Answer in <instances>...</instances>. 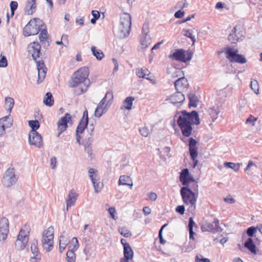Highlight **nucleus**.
<instances>
[{
	"label": "nucleus",
	"mask_w": 262,
	"mask_h": 262,
	"mask_svg": "<svg viewBox=\"0 0 262 262\" xmlns=\"http://www.w3.org/2000/svg\"><path fill=\"white\" fill-rule=\"evenodd\" d=\"M119 232L125 237H129L132 235L130 231L126 227H119Z\"/></svg>",
	"instance_id": "nucleus-42"
},
{
	"label": "nucleus",
	"mask_w": 262,
	"mask_h": 262,
	"mask_svg": "<svg viewBox=\"0 0 262 262\" xmlns=\"http://www.w3.org/2000/svg\"><path fill=\"white\" fill-rule=\"evenodd\" d=\"M201 257V255H196L195 257V262H210L209 259Z\"/></svg>",
	"instance_id": "nucleus-56"
},
{
	"label": "nucleus",
	"mask_w": 262,
	"mask_h": 262,
	"mask_svg": "<svg viewBox=\"0 0 262 262\" xmlns=\"http://www.w3.org/2000/svg\"><path fill=\"white\" fill-rule=\"evenodd\" d=\"M11 14L10 17H12L14 14V11L17 9L18 7V3L16 1H11L10 4Z\"/></svg>",
	"instance_id": "nucleus-47"
},
{
	"label": "nucleus",
	"mask_w": 262,
	"mask_h": 262,
	"mask_svg": "<svg viewBox=\"0 0 262 262\" xmlns=\"http://www.w3.org/2000/svg\"><path fill=\"white\" fill-rule=\"evenodd\" d=\"M257 168V165L252 161H249L246 168L245 169V171H255Z\"/></svg>",
	"instance_id": "nucleus-45"
},
{
	"label": "nucleus",
	"mask_w": 262,
	"mask_h": 262,
	"mask_svg": "<svg viewBox=\"0 0 262 262\" xmlns=\"http://www.w3.org/2000/svg\"><path fill=\"white\" fill-rule=\"evenodd\" d=\"M43 101L46 105L51 106L53 105L54 102V99L52 94L50 92H48L46 93Z\"/></svg>",
	"instance_id": "nucleus-37"
},
{
	"label": "nucleus",
	"mask_w": 262,
	"mask_h": 262,
	"mask_svg": "<svg viewBox=\"0 0 262 262\" xmlns=\"http://www.w3.org/2000/svg\"><path fill=\"white\" fill-rule=\"evenodd\" d=\"M108 211L112 219H113L115 220H117V217L115 215L116 209L114 207H110L108 209Z\"/></svg>",
	"instance_id": "nucleus-57"
},
{
	"label": "nucleus",
	"mask_w": 262,
	"mask_h": 262,
	"mask_svg": "<svg viewBox=\"0 0 262 262\" xmlns=\"http://www.w3.org/2000/svg\"><path fill=\"white\" fill-rule=\"evenodd\" d=\"M257 121V118L255 117L254 116H250V117L246 119V122L247 124L253 126L255 125Z\"/></svg>",
	"instance_id": "nucleus-48"
},
{
	"label": "nucleus",
	"mask_w": 262,
	"mask_h": 262,
	"mask_svg": "<svg viewBox=\"0 0 262 262\" xmlns=\"http://www.w3.org/2000/svg\"><path fill=\"white\" fill-rule=\"evenodd\" d=\"M69 243V238L67 236L64 235H61L60 236L59 244V251L60 253H62Z\"/></svg>",
	"instance_id": "nucleus-28"
},
{
	"label": "nucleus",
	"mask_w": 262,
	"mask_h": 262,
	"mask_svg": "<svg viewBox=\"0 0 262 262\" xmlns=\"http://www.w3.org/2000/svg\"><path fill=\"white\" fill-rule=\"evenodd\" d=\"M132 26L131 16L129 14L123 13L120 16V24L119 30L120 37H126L129 34Z\"/></svg>",
	"instance_id": "nucleus-8"
},
{
	"label": "nucleus",
	"mask_w": 262,
	"mask_h": 262,
	"mask_svg": "<svg viewBox=\"0 0 262 262\" xmlns=\"http://www.w3.org/2000/svg\"><path fill=\"white\" fill-rule=\"evenodd\" d=\"M29 142L31 145L40 148L43 145V141L41 135L38 132H30Z\"/></svg>",
	"instance_id": "nucleus-15"
},
{
	"label": "nucleus",
	"mask_w": 262,
	"mask_h": 262,
	"mask_svg": "<svg viewBox=\"0 0 262 262\" xmlns=\"http://www.w3.org/2000/svg\"><path fill=\"white\" fill-rule=\"evenodd\" d=\"M180 180L183 185L185 186H188L191 182H194V179L192 176L191 175L188 169H184L181 172L180 176Z\"/></svg>",
	"instance_id": "nucleus-19"
},
{
	"label": "nucleus",
	"mask_w": 262,
	"mask_h": 262,
	"mask_svg": "<svg viewBox=\"0 0 262 262\" xmlns=\"http://www.w3.org/2000/svg\"><path fill=\"white\" fill-rule=\"evenodd\" d=\"M180 193L184 203L186 205H188L192 210H194L196 207L198 192H193L190 188L187 186L181 188Z\"/></svg>",
	"instance_id": "nucleus-4"
},
{
	"label": "nucleus",
	"mask_w": 262,
	"mask_h": 262,
	"mask_svg": "<svg viewBox=\"0 0 262 262\" xmlns=\"http://www.w3.org/2000/svg\"><path fill=\"white\" fill-rule=\"evenodd\" d=\"M8 220L5 217L0 219V241H4L7 238L9 233Z\"/></svg>",
	"instance_id": "nucleus-17"
},
{
	"label": "nucleus",
	"mask_w": 262,
	"mask_h": 262,
	"mask_svg": "<svg viewBox=\"0 0 262 262\" xmlns=\"http://www.w3.org/2000/svg\"><path fill=\"white\" fill-rule=\"evenodd\" d=\"M91 51L93 55L96 57V59L98 60H101L104 56V54L102 51L99 49H97L94 46L91 47Z\"/></svg>",
	"instance_id": "nucleus-34"
},
{
	"label": "nucleus",
	"mask_w": 262,
	"mask_h": 262,
	"mask_svg": "<svg viewBox=\"0 0 262 262\" xmlns=\"http://www.w3.org/2000/svg\"><path fill=\"white\" fill-rule=\"evenodd\" d=\"M140 43L141 48L142 49H146L149 47L150 44V38L148 35H141Z\"/></svg>",
	"instance_id": "nucleus-30"
},
{
	"label": "nucleus",
	"mask_w": 262,
	"mask_h": 262,
	"mask_svg": "<svg viewBox=\"0 0 262 262\" xmlns=\"http://www.w3.org/2000/svg\"><path fill=\"white\" fill-rule=\"evenodd\" d=\"M147 195H148L149 199L152 201H156V199H157V195L155 192H149V193H148Z\"/></svg>",
	"instance_id": "nucleus-61"
},
{
	"label": "nucleus",
	"mask_w": 262,
	"mask_h": 262,
	"mask_svg": "<svg viewBox=\"0 0 262 262\" xmlns=\"http://www.w3.org/2000/svg\"><path fill=\"white\" fill-rule=\"evenodd\" d=\"M184 35L186 37L190 38L192 41L193 43H194L195 41V36L192 35V32L189 30H185L184 31Z\"/></svg>",
	"instance_id": "nucleus-49"
},
{
	"label": "nucleus",
	"mask_w": 262,
	"mask_h": 262,
	"mask_svg": "<svg viewBox=\"0 0 262 262\" xmlns=\"http://www.w3.org/2000/svg\"><path fill=\"white\" fill-rule=\"evenodd\" d=\"M169 57L179 61L186 62L191 59V54L183 49H178L172 54L169 55Z\"/></svg>",
	"instance_id": "nucleus-11"
},
{
	"label": "nucleus",
	"mask_w": 262,
	"mask_h": 262,
	"mask_svg": "<svg viewBox=\"0 0 262 262\" xmlns=\"http://www.w3.org/2000/svg\"><path fill=\"white\" fill-rule=\"evenodd\" d=\"M197 142L194 139L191 138L189 141V148L191 158L193 161L192 167L194 168L198 164V160L196 159L198 154V148L196 147Z\"/></svg>",
	"instance_id": "nucleus-13"
},
{
	"label": "nucleus",
	"mask_w": 262,
	"mask_h": 262,
	"mask_svg": "<svg viewBox=\"0 0 262 262\" xmlns=\"http://www.w3.org/2000/svg\"><path fill=\"white\" fill-rule=\"evenodd\" d=\"M39 31H40L39 35V40L41 42H44L48 38L47 27L45 24L43 25V28H42Z\"/></svg>",
	"instance_id": "nucleus-35"
},
{
	"label": "nucleus",
	"mask_w": 262,
	"mask_h": 262,
	"mask_svg": "<svg viewBox=\"0 0 262 262\" xmlns=\"http://www.w3.org/2000/svg\"><path fill=\"white\" fill-rule=\"evenodd\" d=\"M188 97L189 99V106L196 107L198 102L197 97L195 96L194 94H189Z\"/></svg>",
	"instance_id": "nucleus-41"
},
{
	"label": "nucleus",
	"mask_w": 262,
	"mask_h": 262,
	"mask_svg": "<svg viewBox=\"0 0 262 262\" xmlns=\"http://www.w3.org/2000/svg\"><path fill=\"white\" fill-rule=\"evenodd\" d=\"M54 228L50 226L45 230L42 233L41 244L42 247L47 252H50L53 248Z\"/></svg>",
	"instance_id": "nucleus-7"
},
{
	"label": "nucleus",
	"mask_w": 262,
	"mask_h": 262,
	"mask_svg": "<svg viewBox=\"0 0 262 262\" xmlns=\"http://www.w3.org/2000/svg\"><path fill=\"white\" fill-rule=\"evenodd\" d=\"M56 158L55 157H52L50 159V165L52 169H54L56 165Z\"/></svg>",
	"instance_id": "nucleus-60"
},
{
	"label": "nucleus",
	"mask_w": 262,
	"mask_h": 262,
	"mask_svg": "<svg viewBox=\"0 0 262 262\" xmlns=\"http://www.w3.org/2000/svg\"><path fill=\"white\" fill-rule=\"evenodd\" d=\"M139 131L141 135L145 137H147L150 133L149 129L145 126L140 128Z\"/></svg>",
	"instance_id": "nucleus-51"
},
{
	"label": "nucleus",
	"mask_w": 262,
	"mask_h": 262,
	"mask_svg": "<svg viewBox=\"0 0 262 262\" xmlns=\"http://www.w3.org/2000/svg\"><path fill=\"white\" fill-rule=\"evenodd\" d=\"M71 242L73 244V248L71 249L76 251L79 247V243L77 238L76 237H73L72 239Z\"/></svg>",
	"instance_id": "nucleus-54"
},
{
	"label": "nucleus",
	"mask_w": 262,
	"mask_h": 262,
	"mask_svg": "<svg viewBox=\"0 0 262 262\" xmlns=\"http://www.w3.org/2000/svg\"><path fill=\"white\" fill-rule=\"evenodd\" d=\"M149 31V26L147 24H144L142 27V35H148Z\"/></svg>",
	"instance_id": "nucleus-55"
},
{
	"label": "nucleus",
	"mask_w": 262,
	"mask_h": 262,
	"mask_svg": "<svg viewBox=\"0 0 262 262\" xmlns=\"http://www.w3.org/2000/svg\"><path fill=\"white\" fill-rule=\"evenodd\" d=\"M237 53V49L228 48L225 51L226 57L232 62L246 63L247 60L245 57L242 55L238 54Z\"/></svg>",
	"instance_id": "nucleus-10"
},
{
	"label": "nucleus",
	"mask_w": 262,
	"mask_h": 262,
	"mask_svg": "<svg viewBox=\"0 0 262 262\" xmlns=\"http://www.w3.org/2000/svg\"><path fill=\"white\" fill-rule=\"evenodd\" d=\"M72 124L71 117L70 116H64L61 117L57 122V130L58 132L57 137L66 130L68 125Z\"/></svg>",
	"instance_id": "nucleus-14"
},
{
	"label": "nucleus",
	"mask_w": 262,
	"mask_h": 262,
	"mask_svg": "<svg viewBox=\"0 0 262 262\" xmlns=\"http://www.w3.org/2000/svg\"><path fill=\"white\" fill-rule=\"evenodd\" d=\"M136 73L138 77L145 78L149 80L152 83H156L154 77L151 74L148 69L145 67L137 69Z\"/></svg>",
	"instance_id": "nucleus-16"
},
{
	"label": "nucleus",
	"mask_w": 262,
	"mask_h": 262,
	"mask_svg": "<svg viewBox=\"0 0 262 262\" xmlns=\"http://www.w3.org/2000/svg\"><path fill=\"white\" fill-rule=\"evenodd\" d=\"M8 65L7 59L5 56L1 55L0 57V67L5 68Z\"/></svg>",
	"instance_id": "nucleus-52"
},
{
	"label": "nucleus",
	"mask_w": 262,
	"mask_h": 262,
	"mask_svg": "<svg viewBox=\"0 0 262 262\" xmlns=\"http://www.w3.org/2000/svg\"><path fill=\"white\" fill-rule=\"evenodd\" d=\"M166 225H167V224H164V225H163L159 232V239L160 241V243L162 244H164L166 242V241L163 239V237H162V231H163V229H164V228Z\"/></svg>",
	"instance_id": "nucleus-58"
},
{
	"label": "nucleus",
	"mask_w": 262,
	"mask_h": 262,
	"mask_svg": "<svg viewBox=\"0 0 262 262\" xmlns=\"http://www.w3.org/2000/svg\"><path fill=\"white\" fill-rule=\"evenodd\" d=\"M14 105V100L11 97H7L5 99V107L7 110V113H11V110L13 107Z\"/></svg>",
	"instance_id": "nucleus-33"
},
{
	"label": "nucleus",
	"mask_w": 262,
	"mask_h": 262,
	"mask_svg": "<svg viewBox=\"0 0 262 262\" xmlns=\"http://www.w3.org/2000/svg\"><path fill=\"white\" fill-rule=\"evenodd\" d=\"M30 231L31 228L28 225H25L21 227L15 243L17 250H24L28 245Z\"/></svg>",
	"instance_id": "nucleus-6"
},
{
	"label": "nucleus",
	"mask_w": 262,
	"mask_h": 262,
	"mask_svg": "<svg viewBox=\"0 0 262 262\" xmlns=\"http://www.w3.org/2000/svg\"><path fill=\"white\" fill-rule=\"evenodd\" d=\"M257 228L254 227H250L247 229V235L250 236L252 237L254 234L256 232Z\"/></svg>",
	"instance_id": "nucleus-53"
},
{
	"label": "nucleus",
	"mask_w": 262,
	"mask_h": 262,
	"mask_svg": "<svg viewBox=\"0 0 262 262\" xmlns=\"http://www.w3.org/2000/svg\"><path fill=\"white\" fill-rule=\"evenodd\" d=\"M240 165L241 164L239 163H232V162H226L224 163V165L225 167L232 169L235 171H238L239 167H240Z\"/></svg>",
	"instance_id": "nucleus-43"
},
{
	"label": "nucleus",
	"mask_w": 262,
	"mask_h": 262,
	"mask_svg": "<svg viewBox=\"0 0 262 262\" xmlns=\"http://www.w3.org/2000/svg\"><path fill=\"white\" fill-rule=\"evenodd\" d=\"M184 12L181 10H179L176 12L174 14V16L176 18H182L184 16Z\"/></svg>",
	"instance_id": "nucleus-63"
},
{
	"label": "nucleus",
	"mask_w": 262,
	"mask_h": 262,
	"mask_svg": "<svg viewBox=\"0 0 262 262\" xmlns=\"http://www.w3.org/2000/svg\"><path fill=\"white\" fill-rule=\"evenodd\" d=\"M134 98L132 97H127L123 102V104L121 107L122 110H130L133 105V102Z\"/></svg>",
	"instance_id": "nucleus-31"
},
{
	"label": "nucleus",
	"mask_w": 262,
	"mask_h": 262,
	"mask_svg": "<svg viewBox=\"0 0 262 262\" xmlns=\"http://www.w3.org/2000/svg\"><path fill=\"white\" fill-rule=\"evenodd\" d=\"M119 185H126L130 186V188L132 189L133 186V183L132 182V180L130 177L123 175L121 176L119 182H118Z\"/></svg>",
	"instance_id": "nucleus-27"
},
{
	"label": "nucleus",
	"mask_w": 262,
	"mask_h": 262,
	"mask_svg": "<svg viewBox=\"0 0 262 262\" xmlns=\"http://www.w3.org/2000/svg\"><path fill=\"white\" fill-rule=\"evenodd\" d=\"M41 46L38 42H33L28 47V52L31 54L36 62V66L38 70L37 83H40L43 81L46 76L47 68H46L43 60L36 61L39 57L40 53Z\"/></svg>",
	"instance_id": "nucleus-2"
},
{
	"label": "nucleus",
	"mask_w": 262,
	"mask_h": 262,
	"mask_svg": "<svg viewBox=\"0 0 262 262\" xmlns=\"http://www.w3.org/2000/svg\"><path fill=\"white\" fill-rule=\"evenodd\" d=\"M110 104L101 100L95 109V115H103L107 113Z\"/></svg>",
	"instance_id": "nucleus-23"
},
{
	"label": "nucleus",
	"mask_w": 262,
	"mask_h": 262,
	"mask_svg": "<svg viewBox=\"0 0 262 262\" xmlns=\"http://www.w3.org/2000/svg\"><path fill=\"white\" fill-rule=\"evenodd\" d=\"M89 75V69L86 67H83L75 71L72 75L69 81L70 88H75L74 93L77 95H80L86 92L88 89V85L84 82Z\"/></svg>",
	"instance_id": "nucleus-1"
},
{
	"label": "nucleus",
	"mask_w": 262,
	"mask_h": 262,
	"mask_svg": "<svg viewBox=\"0 0 262 262\" xmlns=\"http://www.w3.org/2000/svg\"><path fill=\"white\" fill-rule=\"evenodd\" d=\"M124 257L120 259V262H128L132 260L134 257V252L129 244H125L124 249Z\"/></svg>",
	"instance_id": "nucleus-20"
},
{
	"label": "nucleus",
	"mask_w": 262,
	"mask_h": 262,
	"mask_svg": "<svg viewBox=\"0 0 262 262\" xmlns=\"http://www.w3.org/2000/svg\"><path fill=\"white\" fill-rule=\"evenodd\" d=\"M31 250L32 251V254H33V257H32V259H40V255L39 252L38 251L37 247V242L36 241L34 242L31 246Z\"/></svg>",
	"instance_id": "nucleus-32"
},
{
	"label": "nucleus",
	"mask_w": 262,
	"mask_h": 262,
	"mask_svg": "<svg viewBox=\"0 0 262 262\" xmlns=\"http://www.w3.org/2000/svg\"><path fill=\"white\" fill-rule=\"evenodd\" d=\"M43 25L44 23L40 18L31 19L25 26L23 29V34L25 36L36 35L43 28Z\"/></svg>",
	"instance_id": "nucleus-5"
},
{
	"label": "nucleus",
	"mask_w": 262,
	"mask_h": 262,
	"mask_svg": "<svg viewBox=\"0 0 262 262\" xmlns=\"http://www.w3.org/2000/svg\"><path fill=\"white\" fill-rule=\"evenodd\" d=\"M74 251L75 250L69 249L67 252L66 260L67 262H75L76 254Z\"/></svg>",
	"instance_id": "nucleus-38"
},
{
	"label": "nucleus",
	"mask_w": 262,
	"mask_h": 262,
	"mask_svg": "<svg viewBox=\"0 0 262 262\" xmlns=\"http://www.w3.org/2000/svg\"><path fill=\"white\" fill-rule=\"evenodd\" d=\"M169 100L171 103L176 105L183 102L185 100V97L182 93L177 91L170 96Z\"/></svg>",
	"instance_id": "nucleus-22"
},
{
	"label": "nucleus",
	"mask_w": 262,
	"mask_h": 262,
	"mask_svg": "<svg viewBox=\"0 0 262 262\" xmlns=\"http://www.w3.org/2000/svg\"><path fill=\"white\" fill-rule=\"evenodd\" d=\"M36 0H28L26 5V13L28 15H32L35 11L36 8Z\"/></svg>",
	"instance_id": "nucleus-25"
},
{
	"label": "nucleus",
	"mask_w": 262,
	"mask_h": 262,
	"mask_svg": "<svg viewBox=\"0 0 262 262\" xmlns=\"http://www.w3.org/2000/svg\"><path fill=\"white\" fill-rule=\"evenodd\" d=\"M17 178L15 174L14 169H8L3 177V184L6 187L13 185L17 181Z\"/></svg>",
	"instance_id": "nucleus-12"
},
{
	"label": "nucleus",
	"mask_w": 262,
	"mask_h": 262,
	"mask_svg": "<svg viewBox=\"0 0 262 262\" xmlns=\"http://www.w3.org/2000/svg\"><path fill=\"white\" fill-rule=\"evenodd\" d=\"M92 14L94 18L95 19H98L100 17V13L97 10H93L92 12Z\"/></svg>",
	"instance_id": "nucleus-64"
},
{
	"label": "nucleus",
	"mask_w": 262,
	"mask_h": 262,
	"mask_svg": "<svg viewBox=\"0 0 262 262\" xmlns=\"http://www.w3.org/2000/svg\"><path fill=\"white\" fill-rule=\"evenodd\" d=\"M244 246L247 248L252 253L256 254V247L251 237L248 238L247 241L245 243Z\"/></svg>",
	"instance_id": "nucleus-29"
},
{
	"label": "nucleus",
	"mask_w": 262,
	"mask_h": 262,
	"mask_svg": "<svg viewBox=\"0 0 262 262\" xmlns=\"http://www.w3.org/2000/svg\"><path fill=\"white\" fill-rule=\"evenodd\" d=\"M77 199V194L74 190L70 191L68 199L66 200V209L68 211L69 208L74 206Z\"/></svg>",
	"instance_id": "nucleus-21"
},
{
	"label": "nucleus",
	"mask_w": 262,
	"mask_h": 262,
	"mask_svg": "<svg viewBox=\"0 0 262 262\" xmlns=\"http://www.w3.org/2000/svg\"><path fill=\"white\" fill-rule=\"evenodd\" d=\"M112 60L115 66L113 69V73H114L118 71L119 69V64L118 63L117 59L113 58Z\"/></svg>",
	"instance_id": "nucleus-62"
},
{
	"label": "nucleus",
	"mask_w": 262,
	"mask_h": 262,
	"mask_svg": "<svg viewBox=\"0 0 262 262\" xmlns=\"http://www.w3.org/2000/svg\"><path fill=\"white\" fill-rule=\"evenodd\" d=\"M89 116H83L79 121L78 125L76 129L77 134H82L85 128L88 126L89 122Z\"/></svg>",
	"instance_id": "nucleus-24"
},
{
	"label": "nucleus",
	"mask_w": 262,
	"mask_h": 262,
	"mask_svg": "<svg viewBox=\"0 0 262 262\" xmlns=\"http://www.w3.org/2000/svg\"><path fill=\"white\" fill-rule=\"evenodd\" d=\"M233 34H230L229 35L228 38L229 41H230L232 43H235L236 41H237V39H236L234 37L235 36V33L236 31V28L235 27L233 29Z\"/></svg>",
	"instance_id": "nucleus-50"
},
{
	"label": "nucleus",
	"mask_w": 262,
	"mask_h": 262,
	"mask_svg": "<svg viewBox=\"0 0 262 262\" xmlns=\"http://www.w3.org/2000/svg\"><path fill=\"white\" fill-rule=\"evenodd\" d=\"M92 183L95 190V192L97 193L100 192L103 187V183L100 182L99 180L98 181L93 182Z\"/></svg>",
	"instance_id": "nucleus-44"
},
{
	"label": "nucleus",
	"mask_w": 262,
	"mask_h": 262,
	"mask_svg": "<svg viewBox=\"0 0 262 262\" xmlns=\"http://www.w3.org/2000/svg\"><path fill=\"white\" fill-rule=\"evenodd\" d=\"M251 88L256 94L259 93V85L257 80L253 79L251 81Z\"/></svg>",
	"instance_id": "nucleus-46"
},
{
	"label": "nucleus",
	"mask_w": 262,
	"mask_h": 262,
	"mask_svg": "<svg viewBox=\"0 0 262 262\" xmlns=\"http://www.w3.org/2000/svg\"><path fill=\"white\" fill-rule=\"evenodd\" d=\"M176 211L181 215L183 214L185 212L184 206L180 205L177 206V207L176 209Z\"/></svg>",
	"instance_id": "nucleus-59"
},
{
	"label": "nucleus",
	"mask_w": 262,
	"mask_h": 262,
	"mask_svg": "<svg viewBox=\"0 0 262 262\" xmlns=\"http://www.w3.org/2000/svg\"><path fill=\"white\" fill-rule=\"evenodd\" d=\"M172 77L177 78L179 77L174 82V86L177 91L183 93L187 91L189 84L187 79L184 77V73L182 71L177 70L174 73L172 74Z\"/></svg>",
	"instance_id": "nucleus-9"
},
{
	"label": "nucleus",
	"mask_w": 262,
	"mask_h": 262,
	"mask_svg": "<svg viewBox=\"0 0 262 262\" xmlns=\"http://www.w3.org/2000/svg\"><path fill=\"white\" fill-rule=\"evenodd\" d=\"M114 99L113 93L112 91H108L105 94V97L102 99V101L111 104Z\"/></svg>",
	"instance_id": "nucleus-39"
},
{
	"label": "nucleus",
	"mask_w": 262,
	"mask_h": 262,
	"mask_svg": "<svg viewBox=\"0 0 262 262\" xmlns=\"http://www.w3.org/2000/svg\"><path fill=\"white\" fill-rule=\"evenodd\" d=\"M11 116H5L0 119V135H3L6 128L10 127L13 123V119Z\"/></svg>",
	"instance_id": "nucleus-18"
},
{
	"label": "nucleus",
	"mask_w": 262,
	"mask_h": 262,
	"mask_svg": "<svg viewBox=\"0 0 262 262\" xmlns=\"http://www.w3.org/2000/svg\"><path fill=\"white\" fill-rule=\"evenodd\" d=\"M177 123L183 136L189 137L192 130L191 125L200 123L199 116H180Z\"/></svg>",
	"instance_id": "nucleus-3"
},
{
	"label": "nucleus",
	"mask_w": 262,
	"mask_h": 262,
	"mask_svg": "<svg viewBox=\"0 0 262 262\" xmlns=\"http://www.w3.org/2000/svg\"><path fill=\"white\" fill-rule=\"evenodd\" d=\"M88 172L89 177L92 183L93 182L98 181L99 180V178L96 170L93 168H90L89 169Z\"/></svg>",
	"instance_id": "nucleus-36"
},
{
	"label": "nucleus",
	"mask_w": 262,
	"mask_h": 262,
	"mask_svg": "<svg viewBox=\"0 0 262 262\" xmlns=\"http://www.w3.org/2000/svg\"><path fill=\"white\" fill-rule=\"evenodd\" d=\"M94 139L92 137L85 139L83 142L84 150L88 153L89 157H91L93 153L92 144L93 142Z\"/></svg>",
	"instance_id": "nucleus-26"
},
{
	"label": "nucleus",
	"mask_w": 262,
	"mask_h": 262,
	"mask_svg": "<svg viewBox=\"0 0 262 262\" xmlns=\"http://www.w3.org/2000/svg\"><path fill=\"white\" fill-rule=\"evenodd\" d=\"M29 126L31 128L30 132H37L36 130L39 128L40 125L38 120H29L28 121Z\"/></svg>",
	"instance_id": "nucleus-40"
}]
</instances>
